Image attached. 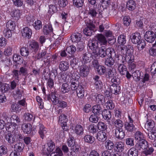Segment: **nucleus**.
<instances>
[{"mask_svg":"<svg viewBox=\"0 0 156 156\" xmlns=\"http://www.w3.org/2000/svg\"><path fill=\"white\" fill-rule=\"evenodd\" d=\"M66 75L64 74L61 75V79H62V80H63V81L64 82H66L68 83H70L71 89L73 90H76L80 86L77 83H78L77 80L79 77V76L77 75H76V76L75 74H73L71 77H69L68 76L69 78L67 80L66 79L67 78V77L66 78H64V77H65Z\"/></svg>","mask_w":156,"mask_h":156,"instance_id":"f257e3e1","label":"nucleus"},{"mask_svg":"<svg viewBox=\"0 0 156 156\" xmlns=\"http://www.w3.org/2000/svg\"><path fill=\"white\" fill-rule=\"evenodd\" d=\"M82 35L80 33H76L71 36V40L73 43H77V48L79 51L83 50L84 48L83 43L81 41Z\"/></svg>","mask_w":156,"mask_h":156,"instance_id":"f03ea898","label":"nucleus"},{"mask_svg":"<svg viewBox=\"0 0 156 156\" xmlns=\"http://www.w3.org/2000/svg\"><path fill=\"white\" fill-rule=\"evenodd\" d=\"M84 21L87 27L84 29L83 32L87 36H90L92 34L94 28H95V26L93 21L87 17L85 18Z\"/></svg>","mask_w":156,"mask_h":156,"instance_id":"7ed1b4c3","label":"nucleus"},{"mask_svg":"<svg viewBox=\"0 0 156 156\" xmlns=\"http://www.w3.org/2000/svg\"><path fill=\"white\" fill-rule=\"evenodd\" d=\"M11 120V123L8 122V123L9 124V126L10 128H12L13 129H15L21 123V120L20 118L15 115H12Z\"/></svg>","mask_w":156,"mask_h":156,"instance_id":"20e7f679","label":"nucleus"},{"mask_svg":"<svg viewBox=\"0 0 156 156\" xmlns=\"http://www.w3.org/2000/svg\"><path fill=\"white\" fill-rule=\"evenodd\" d=\"M55 148V146L54 142L49 140L47 143V145L44 146L43 151L45 154H48L52 151Z\"/></svg>","mask_w":156,"mask_h":156,"instance_id":"39448f33","label":"nucleus"},{"mask_svg":"<svg viewBox=\"0 0 156 156\" xmlns=\"http://www.w3.org/2000/svg\"><path fill=\"white\" fill-rule=\"evenodd\" d=\"M144 37L147 41L148 42L152 43L155 40L156 38V33L154 34L152 31H147L144 34Z\"/></svg>","mask_w":156,"mask_h":156,"instance_id":"423d86ee","label":"nucleus"},{"mask_svg":"<svg viewBox=\"0 0 156 156\" xmlns=\"http://www.w3.org/2000/svg\"><path fill=\"white\" fill-rule=\"evenodd\" d=\"M88 46L90 49L92 51L93 54L96 53V51L99 48L98 46V42L95 41L90 40L89 41L88 44Z\"/></svg>","mask_w":156,"mask_h":156,"instance_id":"0eeeda50","label":"nucleus"},{"mask_svg":"<svg viewBox=\"0 0 156 156\" xmlns=\"http://www.w3.org/2000/svg\"><path fill=\"white\" fill-rule=\"evenodd\" d=\"M148 143L143 139L138 142L135 145V147L139 150L146 149L148 147Z\"/></svg>","mask_w":156,"mask_h":156,"instance_id":"6e6552de","label":"nucleus"},{"mask_svg":"<svg viewBox=\"0 0 156 156\" xmlns=\"http://www.w3.org/2000/svg\"><path fill=\"white\" fill-rule=\"evenodd\" d=\"M79 73L81 76H86L89 74V69L88 66L84 65H81L79 68Z\"/></svg>","mask_w":156,"mask_h":156,"instance_id":"1a4fd4ad","label":"nucleus"},{"mask_svg":"<svg viewBox=\"0 0 156 156\" xmlns=\"http://www.w3.org/2000/svg\"><path fill=\"white\" fill-rule=\"evenodd\" d=\"M116 137L118 139H122L124 138L125 136V133L123 129H115L112 130Z\"/></svg>","mask_w":156,"mask_h":156,"instance_id":"9d476101","label":"nucleus"},{"mask_svg":"<svg viewBox=\"0 0 156 156\" xmlns=\"http://www.w3.org/2000/svg\"><path fill=\"white\" fill-rule=\"evenodd\" d=\"M106 55V51L105 47H102L101 48H99L96 51V53H95L94 54V55H95L94 56L95 58H96V57L98 56L102 58H104Z\"/></svg>","mask_w":156,"mask_h":156,"instance_id":"9b49d317","label":"nucleus"},{"mask_svg":"<svg viewBox=\"0 0 156 156\" xmlns=\"http://www.w3.org/2000/svg\"><path fill=\"white\" fill-rule=\"evenodd\" d=\"M94 55H92L91 53L87 52L83 55L82 58V62L84 64H86L90 62L91 61V58H94Z\"/></svg>","mask_w":156,"mask_h":156,"instance_id":"f8f14e48","label":"nucleus"},{"mask_svg":"<svg viewBox=\"0 0 156 156\" xmlns=\"http://www.w3.org/2000/svg\"><path fill=\"white\" fill-rule=\"evenodd\" d=\"M130 37L132 42L134 44H137L141 40L140 34L139 33L132 34Z\"/></svg>","mask_w":156,"mask_h":156,"instance_id":"ddd939ff","label":"nucleus"},{"mask_svg":"<svg viewBox=\"0 0 156 156\" xmlns=\"http://www.w3.org/2000/svg\"><path fill=\"white\" fill-rule=\"evenodd\" d=\"M124 57L125 62L128 64L133 62L134 60V56L132 53L130 52V50H128L127 54Z\"/></svg>","mask_w":156,"mask_h":156,"instance_id":"4468645a","label":"nucleus"},{"mask_svg":"<svg viewBox=\"0 0 156 156\" xmlns=\"http://www.w3.org/2000/svg\"><path fill=\"white\" fill-rule=\"evenodd\" d=\"M21 128L23 132L29 134L31 132L32 126L30 124L23 123L22 125Z\"/></svg>","mask_w":156,"mask_h":156,"instance_id":"2eb2a0df","label":"nucleus"},{"mask_svg":"<svg viewBox=\"0 0 156 156\" xmlns=\"http://www.w3.org/2000/svg\"><path fill=\"white\" fill-rule=\"evenodd\" d=\"M84 129L83 127L80 124L76 125L74 128V132L78 136H81L84 133Z\"/></svg>","mask_w":156,"mask_h":156,"instance_id":"dca6fc26","label":"nucleus"},{"mask_svg":"<svg viewBox=\"0 0 156 156\" xmlns=\"http://www.w3.org/2000/svg\"><path fill=\"white\" fill-rule=\"evenodd\" d=\"M22 33L23 36L28 39L31 37L32 34L31 29L27 27H25L23 29Z\"/></svg>","mask_w":156,"mask_h":156,"instance_id":"f3484780","label":"nucleus"},{"mask_svg":"<svg viewBox=\"0 0 156 156\" xmlns=\"http://www.w3.org/2000/svg\"><path fill=\"white\" fill-rule=\"evenodd\" d=\"M96 138L100 141H104L107 139V135L104 131H99L97 133Z\"/></svg>","mask_w":156,"mask_h":156,"instance_id":"a211bd4d","label":"nucleus"},{"mask_svg":"<svg viewBox=\"0 0 156 156\" xmlns=\"http://www.w3.org/2000/svg\"><path fill=\"white\" fill-rule=\"evenodd\" d=\"M94 79L95 80L94 86L95 88L97 90L101 89L103 86L102 82L99 79V77L97 76H95Z\"/></svg>","mask_w":156,"mask_h":156,"instance_id":"6ab92c4d","label":"nucleus"},{"mask_svg":"<svg viewBox=\"0 0 156 156\" xmlns=\"http://www.w3.org/2000/svg\"><path fill=\"white\" fill-rule=\"evenodd\" d=\"M47 99L48 100H51L53 104L56 105L58 101V98L56 96V94L55 92L51 93L48 95Z\"/></svg>","mask_w":156,"mask_h":156,"instance_id":"aec40b11","label":"nucleus"},{"mask_svg":"<svg viewBox=\"0 0 156 156\" xmlns=\"http://www.w3.org/2000/svg\"><path fill=\"white\" fill-rule=\"evenodd\" d=\"M97 38L98 43L101 45H106L107 44V41L105 37L101 34H99L97 36Z\"/></svg>","mask_w":156,"mask_h":156,"instance_id":"412c9836","label":"nucleus"},{"mask_svg":"<svg viewBox=\"0 0 156 156\" xmlns=\"http://www.w3.org/2000/svg\"><path fill=\"white\" fill-rule=\"evenodd\" d=\"M115 150L117 152H121L123 151L125 148V145L122 142H117L115 144Z\"/></svg>","mask_w":156,"mask_h":156,"instance_id":"4be33fe9","label":"nucleus"},{"mask_svg":"<svg viewBox=\"0 0 156 156\" xmlns=\"http://www.w3.org/2000/svg\"><path fill=\"white\" fill-rule=\"evenodd\" d=\"M67 121V117L64 114H62L59 118V123L61 124L62 127H65L66 125V122Z\"/></svg>","mask_w":156,"mask_h":156,"instance_id":"5701e85b","label":"nucleus"},{"mask_svg":"<svg viewBox=\"0 0 156 156\" xmlns=\"http://www.w3.org/2000/svg\"><path fill=\"white\" fill-rule=\"evenodd\" d=\"M39 130L38 133L41 137L42 139L44 138L45 135L47 133V130L46 128L42 124H40L39 125Z\"/></svg>","mask_w":156,"mask_h":156,"instance_id":"b1692460","label":"nucleus"},{"mask_svg":"<svg viewBox=\"0 0 156 156\" xmlns=\"http://www.w3.org/2000/svg\"><path fill=\"white\" fill-rule=\"evenodd\" d=\"M24 147V144L21 143H18L16 144L14 146V151L19 152H22Z\"/></svg>","mask_w":156,"mask_h":156,"instance_id":"393cba45","label":"nucleus"},{"mask_svg":"<svg viewBox=\"0 0 156 156\" xmlns=\"http://www.w3.org/2000/svg\"><path fill=\"white\" fill-rule=\"evenodd\" d=\"M29 47L32 51L36 52L39 49V45L37 41H33L30 44Z\"/></svg>","mask_w":156,"mask_h":156,"instance_id":"a878e982","label":"nucleus"},{"mask_svg":"<svg viewBox=\"0 0 156 156\" xmlns=\"http://www.w3.org/2000/svg\"><path fill=\"white\" fill-rule=\"evenodd\" d=\"M115 129H123L124 123L123 121L119 119H115L113 123Z\"/></svg>","mask_w":156,"mask_h":156,"instance_id":"bb28decb","label":"nucleus"},{"mask_svg":"<svg viewBox=\"0 0 156 156\" xmlns=\"http://www.w3.org/2000/svg\"><path fill=\"white\" fill-rule=\"evenodd\" d=\"M83 139L85 142L90 144H92L94 141V137L89 134L84 136Z\"/></svg>","mask_w":156,"mask_h":156,"instance_id":"cd10ccee","label":"nucleus"},{"mask_svg":"<svg viewBox=\"0 0 156 156\" xmlns=\"http://www.w3.org/2000/svg\"><path fill=\"white\" fill-rule=\"evenodd\" d=\"M145 128L148 130H151L152 131L154 130V128L156 129V127L154 126V122L151 120H148L145 124Z\"/></svg>","mask_w":156,"mask_h":156,"instance_id":"c85d7f7f","label":"nucleus"},{"mask_svg":"<svg viewBox=\"0 0 156 156\" xmlns=\"http://www.w3.org/2000/svg\"><path fill=\"white\" fill-rule=\"evenodd\" d=\"M120 90V87L119 86H117L115 83L112 85L110 87V90L111 93L115 94H118L119 93Z\"/></svg>","mask_w":156,"mask_h":156,"instance_id":"c756f323","label":"nucleus"},{"mask_svg":"<svg viewBox=\"0 0 156 156\" xmlns=\"http://www.w3.org/2000/svg\"><path fill=\"white\" fill-rule=\"evenodd\" d=\"M94 101L99 105H103L105 102L104 96L101 94H98L95 97Z\"/></svg>","mask_w":156,"mask_h":156,"instance_id":"7c9ffc66","label":"nucleus"},{"mask_svg":"<svg viewBox=\"0 0 156 156\" xmlns=\"http://www.w3.org/2000/svg\"><path fill=\"white\" fill-rule=\"evenodd\" d=\"M128 156H138V151L136 147H132L130 148L128 152Z\"/></svg>","mask_w":156,"mask_h":156,"instance_id":"2f4dec72","label":"nucleus"},{"mask_svg":"<svg viewBox=\"0 0 156 156\" xmlns=\"http://www.w3.org/2000/svg\"><path fill=\"white\" fill-rule=\"evenodd\" d=\"M52 31V28L51 25H46L44 26L43 29V32L45 35H47Z\"/></svg>","mask_w":156,"mask_h":156,"instance_id":"473e14b6","label":"nucleus"},{"mask_svg":"<svg viewBox=\"0 0 156 156\" xmlns=\"http://www.w3.org/2000/svg\"><path fill=\"white\" fill-rule=\"evenodd\" d=\"M102 115L103 118L107 120H109L112 117L110 111L107 110H104L102 112Z\"/></svg>","mask_w":156,"mask_h":156,"instance_id":"72a5a7b5","label":"nucleus"},{"mask_svg":"<svg viewBox=\"0 0 156 156\" xmlns=\"http://www.w3.org/2000/svg\"><path fill=\"white\" fill-rule=\"evenodd\" d=\"M69 68V64L66 61L61 62L59 64V69L62 71H66Z\"/></svg>","mask_w":156,"mask_h":156,"instance_id":"f704fd0d","label":"nucleus"},{"mask_svg":"<svg viewBox=\"0 0 156 156\" xmlns=\"http://www.w3.org/2000/svg\"><path fill=\"white\" fill-rule=\"evenodd\" d=\"M21 14L20 10L17 9L13 10L11 12L10 14L14 18L16 19H18L20 18Z\"/></svg>","mask_w":156,"mask_h":156,"instance_id":"c9c22d12","label":"nucleus"},{"mask_svg":"<svg viewBox=\"0 0 156 156\" xmlns=\"http://www.w3.org/2000/svg\"><path fill=\"white\" fill-rule=\"evenodd\" d=\"M126 7L129 10H133L136 7L135 2L133 0L129 1L127 3Z\"/></svg>","mask_w":156,"mask_h":156,"instance_id":"e433bc0d","label":"nucleus"},{"mask_svg":"<svg viewBox=\"0 0 156 156\" xmlns=\"http://www.w3.org/2000/svg\"><path fill=\"white\" fill-rule=\"evenodd\" d=\"M115 61L118 65L124 63L125 62L124 57L122 55H117L115 58Z\"/></svg>","mask_w":156,"mask_h":156,"instance_id":"4c0bfd02","label":"nucleus"},{"mask_svg":"<svg viewBox=\"0 0 156 156\" xmlns=\"http://www.w3.org/2000/svg\"><path fill=\"white\" fill-rule=\"evenodd\" d=\"M13 61L18 64H20L23 63V59L19 55L16 54H14L13 57Z\"/></svg>","mask_w":156,"mask_h":156,"instance_id":"58836bf2","label":"nucleus"},{"mask_svg":"<svg viewBox=\"0 0 156 156\" xmlns=\"http://www.w3.org/2000/svg\"><path fill=\"white\" fill-rule=\"evenodd\" d=\"M125 129L128 132H132L135 129L134 125L132 123L126 122L125 124Z\"/></svg>","mask_w":156,"mask_h":156,"instance_id":"ea45409f","label":"nucleus"},{"mask_svg":"<svg viewBox=\"0 0 156 156\" xmlns=\"http://www.w3.org/2000/svg\"><path fill=\"white\" fill-rule=\"evenodd\" d=\"M118 50L119 53L122 55L127 54L128 50H130L128 49L127 46H119Z\"/></svg>","mask_w":156,"mask_h":156,"instance_id":"a19ab883","label":"nucleus"},{"mask_svg":"<svg viewBox=\"0 0 156 156\" xmlns=\"http://www.w3.org/2000/svg\"><path fill=\"white\" fill-rule=\"evenodd\" d=\"M77 96L79 98H82L84 96V90L81 86H80L76 90Z\"/></svg>","mask_w":156,"mask_h":156,"instance_id":"79ce46f5","label":"nucleus"},{"mask_svg":"<svg viewBox=\"0 0 156 156\" xmlns=\"http://www.w3.org/2000/svg\"><path fill=\"white\" fill-rule=\"evenodd\" d=\"M20 53L22 56H27L29 53L28 48L24 47H22L20 50Z\"/></svg>","mask_w":156,"mask_h":156,"instance_id":"37998d69","label":"nucleus"},{"mask_svg":"<svg viewBox=\"0 0 156 156\" xmlns=\"http://www.w3.org/2000/svg\"><path fill=\"white\" fill-rule=\"evenodd\" d=\"M5 138L7 141L10 144H13L15 141L14 136L10 133L8 134Z\"/></svg>","mask_w":156,"mask_h":156,"instance_id":"c03bdc74","label":"nucleus"},{"mask_svg":"<svg viewBox=\"0 0 156 156\" xmlns=\"http://www.w3.org/2000/svg\"><path fill=\"white\" fill-rule=\"evenodd\" d=\"M134 137L136 140L139 141L144 139V136L143 133L140 131L136 132L134 134Z\"/></svg>","mask_w":156,"mask_h":156,"instance_id":"a18cd8bd","label":"nucleus"},{"mask_svg":"<svg viewBox=\"0 0 156 156\" xmlns=\"http://www.w3.org/2000/svg\"><path fill=\"white\" fill-rule=\"evenodd\" d=\"M118 69L119 72L122 75H125L127 72L126 66L123 64L118 65Z\"/></svg>","mask_w":156,"mask_h":156,"instance_id":"49530a36","label":"nucleus"},{"mask_svg":"<svg viewBox=\"0 0 156 156\" xmlns=\"http://www.w3.org/2000/svg\"><path fill=\"white\" fill-rule=\"evenodd\" d=\"M70 89V87L69 84L66 83H63L61 87V91L65 93L69 91Z\"/></svg>","mask_w":156,"mask_h":156,"instance_id":"de8ad7c7","label":"nucleus"},{"mask_svg":"<svg viewBox=\"0 0 156 156\" xmlns=\"http://www.w3.org/2000/svg\"><path fill=\"white\" fill-rule=\"evenodd\" d=\"M33 26L35 30H39L42 27V23L40 20H37L33 24Z\"/></svg>","mask_w":156,"mask_h":156,"instance_id":"09e8293b","label":"nucleus"},{"mask_svg":"<svg viewBox=\"0 0 156 156\" xmlns=\"http://www.w3.org/2000/svg\"><path fill=\"white\" fill-rule=\"evenodd\" d=\"M15 27V24L13 21L9 20L7 23L5 29L12 30Z\"/></svg>","mask_w":156,"mask_h":156,"instance_id":"8fccbe9b","label":"nucleus"},{"mask_svg":"<svg viewBox=\"0 0 156 156\" xmlns=\"http://www.w3.org/2000/svg\"><path fill=\"white\" fill-rule=\"evenodd\" d=\"M63 153L62 150L59 147H57L55 151L52 152L51 154V156H62Z\"/></svg>","mask_w":156,"mask_h":156,"instance_id":"3c124183","label":"nucleus"},{"mask_svg":"<svg viewBox=\"0 0 156 156\" xmlns=\"http://www.w3.org/2000/svg\"><path fill=\"white\" fill-rule=\"evenodd\" d=\"M101 108L99 105H94L93 107L92 112L94 114H98L101 113Z\"/></svg>","mask_w":156,"mask_h":156,"instance_id":"603ef678","label":"nucleus"},{"mask_svg":"<svg viewBox=\"0 0 156 156\" xmlns=\"http://www.w3.org/2000/svg\"><path fill=\"white\" fill-rule=\"evenodd\" d=\"M106 148L109 150H111L114 147V144L113 142L110 140H107L105 143Z\"/></svg>","mask_w":156,"mask_h":156,"instance_id":"864d4df0","label":"nucleus"},{"mask_svg":"<svg viewBox=\"0 0 156 156\" xmlns=\"http://www.w3.org/2000/svg\"><path fill=\"white\" fill-rule=\"evenodd\" d=\"M57 10V8L56 7L53 5H51L49 6L48 13L50 15H51L54 13L56 12Z\"/></svg>","mask_w":156,"mask_h":156,"instance_id":"5fc2aeb1","label":"nucleus"},{"mask_svg":"<svg viewBox=\"0 0 156 156\" xmlns=\"http://www.w3.org/2000/svg\"><path fill=\"white\" fill-rule=\"evenodd\" d=\"M117 41L119 44H125L126 42L125 36L122 35L119 36L118 37Z\"/></svg>","mask_w":156,"mask_h":156,"instance_id":"6e6d98bb","label":"nucleus"},{"mask_svg":"<svg viewBox=\"0 0 156 156\" xmlns=\"http://www.w3.org/2000/svg\"><path fill=\"white\" fill-rule=\"evenodd\" d=\"M141 73L139 71H136L133 73L132 76L136 81H138L140 79Z\"/></svg>","mask_w":156,"mask_h":156,"instance_id":"4d7b16f0","label":"nucleus"},{"mask_svg":"<svg viewBox=\"0 0 156 156\" xmlns=\"http://www.w3.org/2000/svg\"><path fill=\"white\" fill-rule=\"evenodd\" d=\"M137 48L138 50L141 51L146 46L145 42L143 40H141L137 43Z\"/></svg>","mask_w":156,"mask_h":156,"instance_id":"13d9d810","label":"nucleus"},{"mask_svg":"<svg viewBox=\"0 0 156 156\" xmlns=\"http://www.w3.org/2000/svg\"><path fill=\"white\" fill-rule=\"evenodd\" d=\"M83 0H73V5L77 7H81L83 4Z\"/></svg>","mask_w":156,"mask_h":156,"instance_id":"bf43d9fd","label":"nucleus"},{"mask_svg":"<svg viewBox=\"0 0 156 156\" xmlns=\"http://www.w3.org/2000/svg\"><path fill=\"white\" fill-rule=\"evenodd\" d=\"M12 30L5 28L3 30V34L5 37L8 38L11 37L12 36Z\"/></svg>","mask_w":156,"mask_h":156,"instance_id":"052dcab7","label":"nucleus"},{"mask_svg":"<svg viewBox=\"0 0 156 156\" xmlns=\"http://www.w3.org/2000/svg\"><path fill=\"white\" fill-rule=\"evenodd\" d=\"M11 108L13 111L16 112H19L21 110V107L18 104H12L11 105Z\"/></svg>","mask_w":156,"mask_h":156,"instance_id":"680f3d73","label":"nucleus"},{"mask_svg":"<svg viewBox=\"0 0 156 156\" xmlns=\"http://www.w3.org/2000/svg\"><path fill=\"white\" fill-rule=\"evenodd\" d=\"M46 53V51L45 49H44L40 50L36 58L37 59H39L43 58L44 56Z\"/></svg>","mask_w":156,"mask_h":156,"instance_id":"e2e57ef3","label":"nucleus"},{"mask_svg":"<svg viewBox=\"0 0 156 156\" xmlns=\"http://www.w3.org/2000/svg\"><path fill=\"white\" fill-rule=\"evenodd\" d=\"M114 60L112 57L107 58L105 60V64L108 66L111 67L114 64Z\"/></svg>","mask_w":156,"mask_h":156,"instance_id":"0e129e2a","label":"nucleus"},{"mask_svg":"<svg viewBox=\"0 0 156 156\" xmlns=\"http://www.w3.org/2000/svg\"><path fill=\"white\" fill-rule=\"evenodd\" d=\"M123 21L124 24L126 26H129L131 21L130 17L128 16L124 17L123 19Z\"/></svg>","mask_w":156,"mask_h":156,"instance_id":"69168bd1","label":"nucleus"},{"mask_svg":"<svg viewBox=\"0 0 156 156\" xmlns=\"http://www.w3.org/2000/svg\"><path fill=\"white\" fill-rule=\"evenodd\" d=\"M96 69L98 73L100 75L104 74L105 72V67L101 66H98Z\"/></svg>","mask_w":156,"mask_h":156,"instance_id":"338daca9","label":"nucleus"},{"mask_svg":"<svg viewBox=\"0 0 156 156\" xmlns=\"http://www.w3.org/2000/svg\"><path fill=\"white\" fill-rule=\"evenodd\" d=\"M12 48L9 47H8L5 49L3 53L5 55L9 56L12 55Z\"/></svg>","mask_w":156,"mask_h":156,"instance_id":"774afa93","label":"nucleus"}]
</instances>
